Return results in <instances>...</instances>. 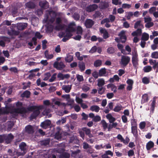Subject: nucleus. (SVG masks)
<instances>
[{
  "label": "nucleus",
  "mask_w": 158,
  "mask_h": 158,
  "mask_svg": "<svg viewBox=\"0 0 158 158\" xmlns=\"http://www.w3.org/2000/svg\"><path fill=\"white\" fill-rule=\"evenodd\" d=\"M101 120V117L98 115H97L95 116L94 118L93 119V121L94 122H98L100 121Z\"/></svg>",
  "instance_id": "obj_46"
},
{
  "label": "nucleus",
  "mask_w": 158,
  "mask_h": 158,
  "mask_svg": "<svg viewBox=\"0 0 158 158\" xmlns=\"http://www.w3.org/2000/svg\"><path fill=\"white\" fill-rule=\"evenodd\" d=\"M81 116H82V120H86L88 118V115L86 114L84 112H83L81 114Z\"/></svg>",
  "instance_id": "obj_58"
},
{
  "label": "nucleus",
  "mask_w": 158,
  "mask_h": 158,
  "mask_svg": "<svg viewBox=\"0 0 158 158\" xmlns=\"http://www.w3.org/2000/svg\"><path fill=\"white\" fill-rule=\"evenodd\" d=\"M130 60L131 59L129 56L123 55L119 62L120 64L123 67H126L130 62Z\"/></svg>",
  "instance_id": "obj_2"
},
{
  "label": "nucleus",
  "mask_w": 158,
  "mask_h": 158,
  "mask_svg": "<svg viewBox=\"0 0 158 158\" xmlns=\"http://www.w3.org/2000/svg\"><path fill=\"white\" fill-rule=\"evenodd\" d=\"M151 56L152 58L155 59L158 58V52L156 51L153 52L151 55Z\"/></svg>",
  "instance_id": "obj_42"
},
{
  "label": "nucleus",
  "mask_w": 158,
  "mask_h": 158,
  "mask_svg": "<svg viewBox=\"0 0 158 158\" xmlns=\"http://www.w3.org/2000/svg\"><path fill=\"white\" fill-rule=\"evenodd\" d=\"M74 23H71L69 26L68 29H67L66 31L69 32H73L75 30V29L73 27H71V25H74Z\"/></svg>",
  "instance_id": "obj_33"
},
{
  "label": "nucleus",
  "mask_w": 158,
  "mask_h": 158,
  "mask_svg": "<svg viewBox=\"0 0 158 158\" xmlns=\"http://www.w3.org/2000/svg\"><path fill=\"white\" fill-rule=\"evenodd\" d=\"M105 84V81L102 79H99L98 80V86L99 87H102Z\"/></svg>",
  "instance_id": "obj_30"
},
{
  "label": "nucleus",
  "mask_w": 158,
  "mask_h": 158,
  "mask_svg": "<svg viewBox=\"0 0 158 158\" xmlns=\"http://www.w3.org/2000/svg\"><path fill=\"white\" fill-rule=\"evenodd\" d=\"M149 38V35L146 33H143L142 35L141 40L143 41H147L148 40Z\"/></svg>",
  "instance_id": "obj_24"
},
{
  "label": "nucleus",
  "mask_w": 158,
  "mask_h": 158,
  "mask_svg": "<svg viewBox=\"0 0 158 158\" xmlns=\"http://www.w3.org/2000/svg\"><path fill=\"white\" fill-rule=\"evenodd\" d=\"M53 67L57 70H62L65 67V65L62 61L58 62L56 61L53 64Z\"/></svg>",
  "instance_id": "obj_3"
},
{
  "label": "nucleus",
  "mask_w": 158,
  "mask_h": 158,
  "mask_svg": "<svg viewBox=\"0 0 158 158\" xmlns=\"http://www.w3.org/2000/svg\"><path fill=\"white\" fill-rule=\"evenodd\" d=\"M98 6L95 4L90 5L87 6L86 9V10L88 12L93 11L97 9Z\"/></svg>",
  "instance_id": "obj_12"
},
{
  "label": "nucleus",
  "mask_w": 158,
  "mask_h": 158,
  "mask_svg": "<svg viewBox=\"0 0 158 158\" xmlns=\"http://www.w3.org/2000/svg\"><path fill=\"white\" fill-rule=\"evenodd\" d=\"M98 90V93L100 94H102L105 92V88L102 87H101Z\"/></svg>",
  "instance_id": "obj_44"
},
{
  "label": "nucleus",
  "mask_w": 158,
  "mask_h": 158,
  "mask_svg": "<svg viewBox=\"0 0 158 158\" xmlns=\"http://www.w3.org/2000/svg\"><path fill=\"white\" fill-rule=\"evenodd\" d=\"M20 149L22 151L24 152L26 151V144L25 143L22 142L19 145Z\"/></svg>",
  "instance_id": "obj_22"
},
{
  "label": "nucleus",
  "mask_w": 158,
  "mask_h": 158,
  "mask_svg": "<svg viewBox=\"0 0 158 158\" xmlns=\"http://www.w3.org/2000/svg\"><path fill=\"white\" fill-rule=\"evenodd\" d=\"M4 140L7 143H9L14 139V136L11 133L8 135H4Z\"/></svg>",
  "instance_id": "obj_6"
},
{
  "label": "nucleus",
  "mask_w": 158,
  "mask_h": 158,
  "mask_svg": "<svg viewBox=\"0 0 158 158\" xmlns=\"http://www.w3.org/2000/svg\"><path fill=\"white\" fill-rule=\"evenodd\" d=\"M27 109L28 111H31L35 110L31 116V119L35 118L40 113L39 107L35 106H29L27 108Z\"/></svg>",
  "instance_id": "obj_1"
},
{
  "label": "nucleus",
  "mask_w": 158,
  "mask_h": 158,
  "mask_svg": "<svg viewBox=\"0 0 158 158\" xmlns=\"http://www.w3.org/2000/svg\"><path fill=\"white\" fill-rule=\"evenodd\" d=\"M63 89L65 91L66 93H69L71 89V87H70L69 85L67 86L66 85L63 87Z\"/></svg>",
  "instance_id": "obj_43"
},
{
  "label": "nucleus",
  "mask_w": 158,
  "mask_h": 158,
  "mask_svg": "<svg viewBox=\"0 0 158 158\" xmlns=\"http://www.w3.org/2000/svg\"><path fill=\"white\" fill-rule=\"evenodd\" d=\"M25 132L28 134H32L34 132V128L33 126L28 125L25 128Z\"/></svg>",
  "instance_id": "obj_5"
},
{
  "label": "nucleus",
  "mask_w": 158,
  "mask_h": 158,
  "mask_svg": "<svg viewBox=\"0 0 158 158\" xmlns=\"http://www.w3.org/2000/svg\"><path fill=\"white\" fill-rule=\"evenodd\" d=\"M100 32L101 34H103V37L104 39H106L109 37V34L108 31L104 28L100 27L99 28Z\"/></svg>",
  "instance_id": "obj_11"
},
{
  "label": "nucleus",
  "mask_w": 158,
  "mask_h": 158,
  "mask_svg": "<svg viewBox=\"0 0 158 158\" xmlns=\"http://www.w3.org/2000/svg\"><path fill=\"white\" fill-rule=\"evenodd\" d=\"M35 37L39 39H40L42 37V35H41L39 32H36L35 35Z\"/></svg>",
  "instance_id": "obj_63"
},
{
  "label": "nucleus",
  "mask_w": 158,
  "mask_h": 158,
  "mask_svg": "<svg viewBox=\"0 0 158 158\" xmlns=\"http://www.w3.org/2000/svg\"><path fill=\"white\" fill-rule=\"evenodd\" d=\"M83 32L81 26H78L77 29V34L81 35Z\"/></svg>",
  "instance_id": "obj_40"
},
{
  "label": "nucleus",
  "mask_w": 158,
  "mask_h": 158,
  "mask_svg": "<svg viewBox=\"0 0 158 158\" xmlns=\"http://www.w3.org/2000/svg\"><path fill=\"white\" fill-rule=\"evenodd\" d=\"M27 7L31 9L34 8L35 7V4L31 2H29L26 4Z\"/></svg>",
  "instance_id": "obj_29"
},
{
  "label": "nucleus",
  "mask_w": 158,
  "mask_h": 158,
  "mask_svg": "<svg viewBox=\"0 0 158 158\" xmlns=\"http://www.w3.org/2000/svg\"><path fill=\"white\" fill-rule=\"evenodd\" d=\"M138 60L136 56H134L132 58V62L134 67H136L138 65Z\"/></svg>",
  "instance_id": "obj_17"
},
{
  "label": "nucleus",
  "mask_w": 158,
  "mask_h": 158,
  "mask_svg": "<svg viewBox=\"0 0 158 158\" xmlns=\"http://www.w3.org/2000/svg\"><path fill=\"white\" fill-rule=\"evenodd\" d=\"M101 123L102 125L103 129L105 130L107 127V124L104 120H102L101 122Z\"/></svg>",
  "instance_id": "obj_36"
},
{
  "label": "nucleus",
  "mask_w": 158,
  "mask_h": 158,
  "mask_svg": "<svg viewBox=\"0 0 158 158\" xmlns=\"http://www.w3.org/2000/svg\"><path fill=\"white\" fill-rule=\"evenodd\" d=\"M137 120L134 118L132 119L131 120V127L137 126Z\"/></svg>",
  "instance_id": "obj_38"
},
{
  "label": "nucleus",
  "mask_w": 158,
  "mask_h": 158,
  "mask_svg": "<svg viewBox=\"0 0 158 158\" xmlns=\"http://www.w3.org/2000/svg\"><path fill=\"white\" fill-rule=\"evenodd\" d=\"M73 59V57L72 55L68 54L67 56L65 57V60L67 62H70Z\"/></svg>",
  "instance_id": "obj_26"
},
{
  "label": "nucleus",
  "mask_w": 158,
  "mask_h": 158,
  "mask_svg": "<svg viewBox=\"0 0 158 158\" xmlns=\"http://www.w3.org/2000/svg\"><path fill=\"white\" fill-rule=\"evenodd\" d=\"M56 73H54L51 77V78L49 79V82H52L54 81L56 78Z\"/></svg>",
  "instance_id": "obj_55"
},
{
  "label": "nucleus",
  "mask_w": 158,
  "mask_h": 158,
  "mask_svg": "<svg viewBox=\"0 0 158 158\" xmlns=\"http://www.w3.org/2000/svg\"><path fill=\"white\" fill-rule=\"evenodd\" d=\"M49 15L52 17V18H53V20H54V18L56 15V13L55 11L52 10L49 11Z\"/></svg>",
  "instance_id": "obj_45"
},
{
  "label": "nucleus",
  "mask_w": 158,
  "mask_h": 158,
  "mask_svg": "<svg viewBox=\"0 0 158 158\" xmlns=\"http://www.w3.org/2000/svg\"><path fill=\"white\" fill-rule=\"evenodd\" d=\"M131 133L134 136H136L138 135L137 126L131 127Z\"/></svg>",
  "instance_id": "obj_20"
},
{
  "label": "nucleus",
  "mask_w": 158,
  "mask_h": 158,
  "mask_svg": "<svg viewBox=\"0 0 158 158\" xmlns=\"http://www.w3.org/2000/svg\"><path fill=\"white\" fill-rule=\"evenodd\" d=\"M27 26V23H19L17 25V28L19 30L22 31L25 29Z\"/></svg>",
  "instance_id": "obj_14"
},
{
  "label": "nucleus",
  "mask_w": 158,
  "mask_h": 158,
  "mask_svg": "<svg viewBox=\"0 0 158 158\" xmlns=\"http://www.w3.org/2000/svg\"><path fill=\"white\" fill-rule=\"evenodd\" d=\"M51 122L49 120H47L41 123V126L44 129H46L50 126Z\"/></svg>",
  "instance_id": "obj_7"
},
{
  "label": "nucleus",
  "mask_w": 158,
  "mask_h": 158,
  "mask_svg": "<svg viewBox=\"0 0 158 158\" xmlns=\"http://www.w3.org/2000/svg\"><path fill=\"white\" fill-rule=\"evenodd\" d=\"M83 148L84 149H86L87 148H89V150H88V152L90 153H92V148H91V146H90L89 144L85 142H84L83 143Z\"/></svg>",
  "instance_id": "obj_15"
},
{
  "label": "nucleus",
  "mask_w": 158,
  "mask_h": 158,
  "mask_svg": "<svg viewBox=\"0 0 158 158\" xmlns=\"http://www.w3.org/2000/svg\"><path fill=\"white\" fill-rule=\"evenodd\" d=\"M146 126V123L145 122H142L140 123L139 127L140 129L142 130L144 129Z\"/></svg>",
  "instance_id": "obj_50"
},
{
  "label": "nucleus",
  "mask_w": 158,
  "mask_h": 158,
  "mask_svg": "<svg viewBox=\"0 0 158 158\" xmlns=\"http://www.w3.org/2000/svg\"><path fill=\"white\" fill-rule=\"evenodd\" d=\"M133 13L132 12H129L127 13L126 18L127 20L130 19L131 17H133Z\"/></svg>",
  "instance_id": "obj_47"
},
{
  "label": "nucleus",
  "mask_w": 158,
  "mask_h": 158,
  "mask_svg": "<svg viewBox=\"0 0 158 158\" xmlns=\"http://www.w3.org/2000/svg\"><path fill=\"white\" fill-rule=\"evenodd\" d=\"M62 20L61 18L60 17H57L56 20V23L57 25L55 27V29L57 30H60L62 29L63 26L61 24L62 23Z\"/></svg>",
  "instance_id": "obj_4"
},
{
  "label": "nucleus",
  "mask_w": 158,
  "mask_h": 158,
  "mask_svg": "<svg viewBox=\"0 0 158 158\" xmlns=\"http://www.w3.org/2000/svg\"><path fill=\"white\" fill-rule=\"evenodd\" d=\"M142 33V31L141 29L138 28L135 31L131 33V35L135 36H140Z\"/></svg>",
  "instance_id": "obj_16"
},
{
  "label": "nucleus",
  "mask_w": 158,
  "mask_h": 158,
  "mask_svg": "<svg viewBox=\"0 0 158 158\" xmlns=\"http://www.w3.org/2000/svg\"><path fill=\"white\" fill-rule=\"evenodd\" d=\"M54 28V26L50 24L47 27L46 31L47 32L51 33L53 31Z\"/></svg>",
  "instance_id": "obj_28"
},
{
  "label": "nucleus",
  "mask_w": 158,
  "mask_h": 158,
  "mask_svg": "<svg viewBox=\"0 0 158 158\" xmlns=\"http://www.w3.org/2000/svg\"><path fill=\"white\" fill-rule=\"evenodd\" d=\"M142 82L145 84H148L150 82V78L149 77H145L142 78Z\"/></svg>",
  "instance_id": "obj_32"
},
{
  "label": "nucleus",
  "mask_w": 158,
  "mask_h": 158,
  "mask_svg": "<svg viewBox=\"0 0 158 158\" xmlns=\"http://www.w3.org/2000/svg\"><path fill=\"white\" fill-rule=\"evenodd\" d=\"M39 6L42 8L46 9L49 7V3L46 1H41L39 2Z\"/></svg>",
  "instance_id": "obj_10"
},
{
  "label": "nucleus",
  "mask_w": 158,
  "mask_h": 158,
  "mask_svg": "<svg viewBox=\"0 0 158 158\" xmlns=\"http://www.w3.org/2000/svg\"><path fill=\"white\" fill-rule=\"evenodd\" d=\"M90 110L92 111H95L97 113L99 112V111L100 110V108L98 106L93 105L90 107Z\"/></svg>",
  "instance_id": "obj_21"
},
{
  "label": "nucleus",
  "mask_w": 158,
  "mask_h": 158,
  "mask_svg": "<svg viewBox=\"0 0 158 158\" xmlns=\"http://www.w3.org/2000/svg\"><path fill=\"white\" fill-rule=\"evenodd\" d=\"M14 112L17 113L21 114H25L27 112L25 108L23 107L20 108H15L14 110Z\"/></svg>",
  "instance_id": "obj_9"
},
{
  "label": "nucleus",
  "mask_w": 158,
  "mask_h": 158,
  "mask_svg": "<svg viewBox=\"0 0 158 158\" xmlns=\"http://www.w3.org/2000/svg\"><path fill=\"white\" fill-rule=\"evenodd\" d=\"M106 73V69L104 68H102L99 71V75L100 77L103 76Z\"/></svg>",
  "instance_id": "obj_35"
},
{
  "label": "nucleus",
  "mask_w": 158,
  "mask_h": 158,
  "mask_svg": "<svg viewBox=\"0 0 158 158\" xmlns=\"http://www.w3.org/2000/svg\"><path fill=\"white\" fill-rule=\"evenodd\" d=\"M115 52V49L113 47H110L107 49V52L110 54H114Z\"/></svg>",
  "instance_id": "obj_31"
},
{
  "label": "nucleus",
  "mask_w": 158,
  "mask_h": 158,
  "mask_svg": "<svg viewBox=\"0 0 158 158\" xmlns=\"http://www.w3.org/2000/svg\"><path fill=\"white\" fill-rule=\"evenodd\" d=\"M50 143V140L48 139L43 140L41 142V144L44 146H46L48 144Z\"/></svg>",
  "instance_id": "obj_51"
},
{
  "label": "nucleus",
  "mask_w": 158,
  "mask_h": 158,
  "mask_svg": "<svg viewBox=\"0 0 158 158\" xmlns=\"http://www.w3.org/2000/svg\"><path fill=\"white\" fill-rule=\"evenodd\" d=\"M92 75L95 79L97 78L99 76V73H98V72L96 71H94L92 73Z\"/></svg>",
  "instance_id": "obj_57"
},
{
  "label": "nucleus",
  "mask_w": 158,
  "mask_h": 158,
  "mask_svg": "<svg viewBox=\"0 0 158 158\" xmlns=\"http://www.w3.org/2000/svg\"><path fill=\"white\" fill-rule=\"evenodd\" d=\"M82 130L84 132H85V134L87 135L89 138H91L93 137V135L91 133L90 129L84 127L82 128Z\"/></svg>",
  "instance_id": "obj_13"
},
{
  "label": "nucleus",
  "mask_w": 158,
  "mask_h": 158,
  "mask_svg": "<svg viewBox=\"0 0 158 158\" xmlns=\"http://www.w3.org/2000/svg\"><path fill=\"white\" fill-rule=\"evenodd\" d=\"M78 67L81 71H84L85 69V63L83 62H80L78 64Z\"/></svg>",
  "instance_id": "obj_23"
},
{
  "label": "nucleus",
  "mask_w": 158,
  "mask_h": 158,
  "mask_svg": "<svg viewBox=\"0 0 158 158\" xmlns=\"http://www.w3.org/2000/svg\"><path fill=\"white\" fill-rule=\"evenodd\" d=\"M61 135L59 131H58L56 132L55 135V137L56 139H58L61 138Z\"/></svg>",
  "instance_id": "obj_49"
},
{
  "label": "nucleus",
  "mask_w": 158,
  "mask_h": 158,
  "mask_svg": "<svg viewBox=\"0 0 158 158\" xmlns=\"http://www.w3.org/2000/svg\"><path fill=\"white\" fill-rule=\"evenodd\" d=\"M148 95L147 94H143L142 97V99L141 100V103L144 104L148 102Z\"/></svg>",
  "instance_id": "obj_18"
},
{
  "label": "nucleus",
  "mask_w": 158,
  "mask_h": 158,
  "mask_svg": "<svg viewBox=\"0 0 158 158\" xmlns=\"http://www.w3.org/2000/svg\"><path fill=\"white\" fill-rule=\"evenodd\" d=\"M73 17L75 20L77 21L80 19V15L79 14L75 13L73 15Z\"/></svg>",
  "instance_id": "obj_48"
},
{
  "label": "nucleus",
  "mask_w": 158,
  "mask_h": 158,
  "mask_svg": "<svg viewBox=\"0 0 158 158\" xmlns=\"http://www.w3.org/2000/svg\"><path fill=\"white\" fill-rule=\"evenodd\" d=\"M77 80L80 82L84 80L83 77L82 75H78L77 76Z\"/></svg>",
  "instance_id": "obj_59"
},
{
  "label": "nucleus",
  "mask_w": 158,
  "mask_h": 158,
  "mask_svg": "<svg viewBox=\"0 0 158 158\" xmlns=\"http://www.w3.org/2000/svg\"><path fill=\"white\" fill-rule=\"evenodd\" d=\"M154 24L153 22H150L147 23L145 25L146 27L149 28L153 26Z\"/></svg>",
  "instance_id": "obj_56"
},
{
  "label": "nucleus",
  "mask_w": 158,
  "mask_h": 158,
  "mask_svg": "<svg viewBox=\"0 0 158 158\" xmlns=\"http://www.w3.org/2000/svg\"><path fill=\"white\" fill-rule=\"evenodd\" d=\"M122 119L123 122L124 123H126L127 122V118L126 116L123 115L122 116Z\"/></svg>",
  "instance_id": "obj_64"
},
{
  "label": "nucleus",
  "mask_w": 158,
  "mask_h": 158,
  "mask_svg": "<svg viewBox=\"0 0 158 158\" xmlns=\"http://www.w3.org/2000/svg\"><path fill=\"white\" fill-rule=\"evenodd\" d=\"M141 21L140 20L137 21L135 24L134 27L135 29H136L138 27L140 26L141 25Z\"/></svg>",
  "instance_id": "obj_53"
},
{
  "label": "nucleus",
  "mask_w": 158,
  "mask_h": 158,
  "mask_svg": "<svg viewBox=\"0 0 158 158\" xmlns=\"http://www.w3.org/2000/svg\"><path fill=\"white\" fill-rule=\"evenodd\" d=\"M122 106H121L118 105L116 106L114 108L113 110L116 112H118L120 111L122 109Z\"/></svg>",
  "instance_id": "obj_52"
},
{
  "label": "nucleus",
  "mask_w": 158,
  "mask_h": 158,
  "mask_svg": "<svg viewBox=\"0 0 158 158\" xmlns=\"http://www.w3.org/2000/svg\"><path fill=\"white\" fill-rule=\"evenodd\" d=\"M152 67L150 66H146L143 68V70L144 72L148 73L152 70Z\"/></svg>",
  "instance_id": "obj_37"
},
{
  "label": "nucleus",
  "mask_w": 158,
  "mask_h": 158,
  "mask_svg": "<svg viewBox=\"0 0 158 158\" xmlns=\"http://www.w3.org/2000/svg\"><path fill=\"white\" fill-rule=\"evenodd\" d=\"M89 87L87 85H84L82 88L83 91L85 92H87L89 89Z\"/></svg>",
  "instance_id": "obj_62"
},
{
  "label": "nucleus",
  "mask_w": 158,
  "mask_h": 158,
  "mask_svg": "<svg viewBox=\"0 0 158 158\" xmlns=\"http://www.w3.org/2000/svg\"><path fill=\"white\" fill-rule=\"evenodd\" d=\"M128 156L130 157L134 155V152L133 150H130L127 152Z\"/></svg>",
  "instance_id": "obj_61"
},
{
  "label": "nucleus",
  "mask_w": 158,
  "mask_h": 158,
  "mask_svg": "<svg viewBox=\"0 0 158 158\" xmlns=\"http://www.w3.org/2000/svg\"><path fill=\"white\" fill-rule=\"evenodd\" d=\"M30 92L28 90H26L24 91L21 94V96L22 97H26L28 98L30 97Z\"/></svg>",
  "instance_id": "obj_27"
},
{
  "label": "nucleus",
  "mask_w": 158,
  "mask_h": 158,
  "mask_svg": "<svg viewBox=\"0 0 158 158\" xmlns=\"http://www.w3.org/2000/svg\"><path fill=\"white\" fill-rule=\"evenodd\" d=\"M0 39L4 41L10 42V38L7 37L2 36L0 37Z\"/></svg>",
  "instance_id": "obj_39"
},
{
  "label": "nucleus",
  "mask_w": 158,
  "mask_h": 158,
  "mask_svg": "<svg viewBox=\"0 0 158 158\" xmlns=\"http://www.w3.org/2000/svg\"><path fill=\"white\" fill-rule=\"evenodd\" d=\"M114 94L113 93H108L106 94V97L108 99H110L114 97Z\"/></svg>",
  "instance_id": "obj_60"
},
{
  "label": "nucleus",
  "mask_w": 158,
  "mask_h": 158,
  "mask_svg": "<svg viewBox=\"0 0 158 158\" xmlns=\"http://www.w3.org/2000/svg\"><path fill=\"white\" fill-rule=\"evenodd\" d=\"M94 21L92 19H87L85 23V25L87 28H90L94 25Z\"/></svg>",
  "instance_id": "obj_8"
},
{
  "label": "nucleus",
  "mask_w": 158,
  "mask_h": 158,
  "mask_svg": "<svg viewBox=\"0 0 158 158\" xmlns=\"http://www.w3.org/2000/svg\"><path fill=\"white\" fill-rule=\"evenodd\" d=\"M70 155L66 153H64L61 155L59 157V158H69Z\"/></svg>",
  "instance_id": "obj_41"
},
{
  "label": "nucleus",
  "mask_w": 158,
  "mask_h": 158,
  "mask_svg": "<svg viewBox=\"0 0 158 158\" xmlns=\"http://www.w3.org/2000/svg\"><path fill=\"white\" fill-rule=\"evenodd\" d=\"M126 82L128 84V85L133 86L134 81L132 80L129 79L127 80Z\"/></svg>",
  "instance_id": "obj_54"
},
{
  "label": "nucleus",
  "mask_w": 158,
  "mask_h": 158,
  "mask_svg": "<svg viewBox=\"0 0 158 158\" xmlns=\"http://www.w3.org/2000/svg\"><path fill=\"white\" fill-rule=\"evenodd\" d=\"M156 100L154 98H153V99L152 101V102L151 104V107L150 108V110L153 112L155 109V108L156 106Z\"/></svg>",
  "instance_id": "obj_25"
},
{
  "label": "nucleus",
  "mask_w": 158,
  "mask_h": 158,
  "mask_svg": "<svg viewBox=\"0 0 158 158\" xmlns=\"http://www.w3.org/2000/svg\"><path fill=\"white\" fill-rule=\"evenodd\" d=\"M102 64V61L100 60H96L94 63V65L96 67H98L100 66Z\"/></svg>",
  "instance_id": "obj_34"
},
{
  "label": "nucleus",
  "mask_w": 158,
  "mask_h": 158,
  "mask_svg": "<svg viewBox=\"0 0 158 158\" xmlns=\"http://www.w3.org/2000/svg\"><path fill=\"white\" fill-rule=\"evenodd\" d=\"M154 143L151 141H149L146 144V148L147 150H149L151 149L152 148H153L154 146Z\"/></svg>",
  "instance_id": "obj_19"
}]
</instances>
